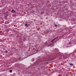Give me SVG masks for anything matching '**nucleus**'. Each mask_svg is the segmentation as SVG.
<instances>
[{
	"label": "nucleus",
	"instance_id": "obj_2",
	"mask_svg": "<svg viewBox=\"0 0 76 76\" xmlns=\"http://www.w3.org/2000/svg\"><path fill=\"white\" fill-rule=\"evenodd\" d=\"M16 12L15 10H11V12H12V13H14Z\"/></svg>",
	"mask_w": 76,
	"mask_h": 76
},
{
	"label": "nucleus",
	"instance_id": "obj_3",
	"mask_svg": "<svg viewBox=\"0 0 76 76\" xmlns=\"http://www.w3.org/2000/svg\"><path fill=\"white\" fill-rule=\"evenodd\" d=\"M58 38V37H57L55 38V39H54L53 40H52L51 42H53V41H54L55 39H57V38Z\"/></svg>",
	"mask_w": 76,
	"mask_h": 76
},
{
	"label": "nucleus",
	"instance_id": "obj_7",
	"mask_svg": "<svg viewBox=\"0 0 76 76\" xmlns=\"http://www.w3.org/2000/svg\"><path fill=\"white\" fill-rule=\"evenodd\" d=\"M45 45H46V44H47V42H46L45 43Z\"/></svg>",
	"mask_w": 76,
	"mask_h": 76
},
{
	"label": "nucleus",
	"instance_id": "obj_13",
	"mask_svg": "<svg viewBox=\"0 0 76 76\" xmlns=\"http://www.w3.org/2000/svg\"><path fill=\"white\" fill-rule=\"evenodd\" d=\"M69 44H70V43H69Z\"/></svg>",
	"mask_w": 76,
	"mask_h": 76
},
{
	"label": "nucleus",
	"instance_id": "obj_8",
	"mask_svg": "<svg viewBox=\"0 0 76 76\" xmlns=\"http://www.w3.org/2000/svg\"><path fill=\"white\" fill-rule=\"evenodd\" d=\"M10 73H11V72H12V70H11L10 71Z\"/></svg>",
	"mask_w": 76,
	"mask_h": 76
},
{
	"label": "nucleus",
	"instance_id": "obj_4",
	"mask_svg": "<svg viewBox=\"0 0 76 76\" xmlns=\"http://www.w3.org/2000/svg\"><path fill=\"white\" fill-rule=\"evenodd\" d=\"M69 65H70L71 66H72V65H73V64H72L71 63H69Z\"/></svg>",
	"mask_w": 76,
	"mask_h": 76
},
{
	"label": "nucleus",
	"instance_id": "obj_9",
	"mask_svg": "<svg viewBox=\"0 0 76 76\" xmlns=\"http://www.w3.org/2000/svg\"><path fill=\"white\" fill-rule=\"evenodd\" d=\"M55 26L56 27H57V26H58L57 25V24H55Z\"/></svg>",
	"mask_w": 76,
	"mask_h": 76
},
{
	"label": "nucleus",
	"instance_id": "obj_6",
	"mask_svg": "<svg viewBox=\"0 0 76 76\" xmlns=\"http://www.w3.org/2000/svg\"><path fill=\"white\" fill-rule=\"evenodd\" d=\"M8 16V14H7L5 16L6 18Z\"/></svg>",
	"mask_w": 76,
	"mask_h": 76
},
{
	"label": "nucleus",
	"instance_id": "obj_12",
	"mask_svg": "<svg viewBox=\"0 0 76 76\" xmlns=\"http://www.w3.org/2000/svg\"><path fill=\"white\" fill-rule=\"evenodd\" d=\"M50 45L48 46V47H50Z\"/></svg>",
	"mask_w": 76,
	"mask_h": 76
},
{
	"label": "nucleus",
	"instance_id": "obj_14",
	"mask_svg": "<svg viewBox=\"0 0 76 76\" xmlns=\"http://www.w3.org/2000/svg\"><path fill=\"white\" fill-rule=\"evenodd\" d=\"M21 76H22V75H21Z\"/></svg>",
	"mask_w": 76,
	"mask_h": 76
},
{
	"label": "nucleus",
	"instance_id": "obj_11",
	"mask_svg": "<svg viewBox=\"0 0 76 76\" xmlns=\"http://www.w3.org/2000/svg\"><path fill=\"white\" fill-rule=\"evenodd\" d=\"M46 64H48V62H46Z\"/></svg>",
	"mask_w": 76,
	"mask_h": 76
},
{
	"label": "nucleus",
	"instance_id": "obj_10",
	"mask_svg": "<svg viewBox=\"0 0 76 76\" xmlns=\"http://www.w3.org/2000/svg\"><path fill=\"white\" fill-rule=\"evenodd\" d=\"M5 53H7L8 52H7V51L6 50V51H5Z\"/></svg>",
	"mask_w": 76,
	"mask_h": 76
},
{
	"label": "nucleus",
	"instance_id": "obj_5",
	"mask_svg": "<svg viewBox=\"0 0 76 76\" xmlns=\"http://www.w3.org/2000/svg\"><path fill=\"white\" fill-rule=\"evenodd\" d=\"M25 25L26 27H28V24H26Z\"/></svg>",
	"mask_w": 76,
	"mask_h": 76
},
{
	"label": "nucleus",
	"instance_id": "obj_1",
	"mask_svg": "<svg viewBox=\"0 0 76 76\" xmlns=\"http://www.w3.org/2000/svg\"><path fill=\"white\" fill-rule=\"evenodd\" d=\"M42 61H42V60H39L38 59L36 63H37V64H38V63H39L40 62H42Z\"/></svg>",
	"mask_w": 76,
	"mask_h": 76
}]
</instances>
